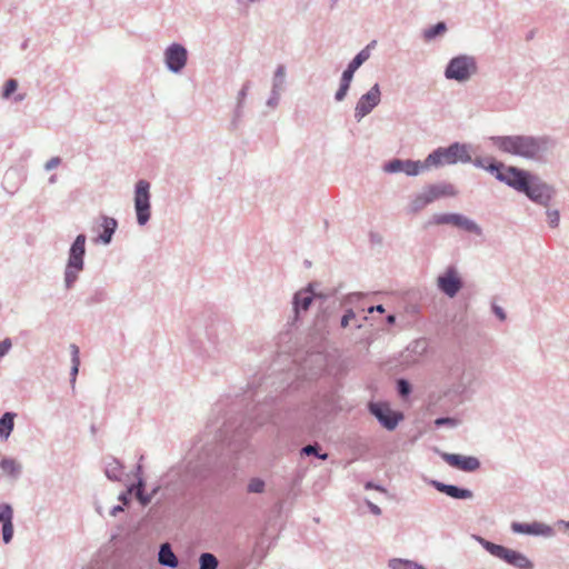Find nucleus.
I'll return each instance as SVG.
<instances>
[{
  "label": "nucleus",
  "mask_w": 569,
  "mask_h": 569,
  "mask_svg": "<svg viewBox=\"0 0 569 569\" xmlns=\"http://www.w3.org/2000/svg\"><path fill=\"white\" fill-rule=\"evenodd\" d=\"M273 401L257 405L248 417L241 421L228 420L219 430V445H209L201 450L193 448L189 453L186 470L194 479L207 477L214 467H223L234 455L246 448L250 431L266 422L274 420Z\"/></svg>",
  "instance_id": "nucleus-1"
},
{
  "label": "nucleus",
  "mask_w": 569,
  "mask_h": 569,
  "mask_svg": "<svg viewBox=\"0 0 569 569\" xmlns=\"http://www.w3.org/2000/svg\"><path fill=\"white\" fill-rule=\"evenodd\" d=\"M489 140L502 153L532 161L543 159L556 146L555 140L548 136H491Z\"/></svg>",
  "instance_id": "nucleus-2"
},
{
  "label": "nucleus",
  "mask_w": 569,
  "mask_h": 569,
  "mask_svg": "<svg viewBox=\"0 0 569 569\" xmlns=\"http://www.w3.org/2000/svg\"><path fill=\"white\" fill-rule=\"evenodd\" d=\"M520 178L516 181L515 190L528 197L532 202L542 207H548L556 194L555 188L545 182L539 176L528 170L516 171Z\"/></svg>",
  "instance_id": "nucleus-3"
},
{
  "label": "nucleus",
  "mask_w": 569,
  "mask_h": 569,
  "mask_svg": "<svg viewBox=\"0 0 569 569\" xmlns=\"http://www.w3.org/2000/svg\"><path fill=\"white\" fill-rule=\"evenodd\" d=\"M86 243L87 236L79 233L69 247L63 270V284L67 290L74 287L80 273L84 270Z\"/></svg>",
  "instance_id": "nucleus-4"
},
{
  "label": "nucleus",
  "mask_w": 569,
  "mask_h": 569,
  "mask_svg": "<svg viewBox=\"0 0 569 569\" xmlns=\"http://www.w3.org/2000/svg\"><path fill=\"white\" fill-rule=\"evenodd\" d=\"M475 540L491 556L505 561L516 569H533V562L522 552L497 545L481 536H473Z\"/></svg>",
  "instance_id": "nucleus-5"
},
{
  "label": "nucleus",
  "mask_w": 569,
  "mask_h": 569,
  "mask_svg": "<svg viewBox=\"0 0 569 569\" xmlns=\"http://www.w3.org/2000/svg\"><path fill=\"white\" fill-rule=\"evenodd\" d=\"M470 161L471 156L468 146L459 142H453L447 148H437L426 158V164L429 170L445 164L468 163Z\"/></svg>",
  "instance_id": "nucleus-6"
},
{
  "label": "nucleus",
  "mask_w": 569,
  "mask_h": 569,
  "mask_svg": "<svg viewBox=\"0 0 569 569\" xmlns=\"http://www.w3.org/2000/svg\"><path fill=\"white\" fill-rule=\"evenodd\" d=\"M457 194L458 190L452 183L442 181L428 184L412 197L410 201V210L412 212H418L438 199L452 198Z\"/></svg>",
  "instance_id": "nucleus-7"
},
{
  "label": "nucleus",
  "mask_w": 569,
  "mask_h": 569,
  "mask_svg": "<svg viewBox=\"0 0 569 569\" xmlns=\"http://www.w3.org/2000/svg\"><path fill=\"white\" fill-rule=\"evenodd\" d=\"M376 40L370 41L348 63L347 68L343 70L341 74L339 88L335 93V100L337 102H341L345 100L350 89V84L352 82L355 72L370 58L371 50L376 47Z\"/></svg>",
  "instance_id": "nucleus-8"
},
{
  "label": "nucleus",
  "mask_w": 569,
  "mask_h": 569,
  "mask_svg": "<svg viewBox=\"0 0 569 569\" xmlns=\"http://www.w3.org/2000/svg\"><path fill=\"white\" fill-rule=\"evenodd\" d=\"M478 71L476 58L468 54H459L449 60L445 69V77L448 80L458 82L468 81Z\"/></svg>",
  "instance_id": "nucleus-9"
},
{
  "label": "nucleus",
  "mask_w": 569,
  "mask_h": 569,
  "mask_svg": "<svg viewBox=\"0 0 569 569\" xmlns=\"http://www.w3.org/2000/svg\"><path fill=\"white\" fill-rule=\"evenodd\" d=\"M150 182L140 179L134 186V211L139 226H146L151 218Z\"/></svg>",
  "instance_id": "nucleus-10"
},
{
  "label": "nucleus",
  "mask_w": 569,
  "mask_h": 569,
  "mask_svg": "<svg viewBox=\"0 0 569 569\" xmlns=\"http://www.w3.org/2000/svg\"><path fill=\"white\" fill-rule=\"evenodd\" d=\"M368 411L389 431L395 430L403 419L402 412L392 410L390 405L385 401H370L368 403Z\"/></svg>",
  "instance_id": "nucleus-11"
},
{
  "label": "nucleus",
  "mask_w": 569,
  "mask_h": 569,
  "mask_svg": "<svg viewBox=\"0 0 569 569\" xmlns=\"http://www.w3.org/2000/svg\"><path fill=\"white\" fill-rule=\"evenodd\" d=\"M382 170L389 174L403 172L408 177H417L429 169L426 164V159L421 161L393 158L383 163Z\"/></svg>",
  "instance_id": "nucleus-12"
},
{
  "label": "nucleus",
  "mask_w": 569,
  "mask_h": 569,
  "mask_svg": "<svg viewBox=\"0 0 569 569\" xmlns=\"http://www.w3.org/2000/svg\"><path fill=\"white\" fill-rule=\"evenodd\" d=\"M166 68L174 74L181 73L188 62L187 48L178 42L170 43L163 52Z\"/></svg>",
  "instance_id": "nucleus-13"
},
{
  "label": "nucleus",
  "mask_w": 569,
  "mask_h": 569,
  "mask_svg": "<svg viewBox=\"0 0 569 569\" xmlns=\"http://www.w3.org/2000/svg\"><path fill=\"white\" fill-rule=\"evenodd\" d=\"M381 101V90L379 83H375L366 93H363L356 103L355 119L360 122Z\"/></svg>",
  "instance_id": "nucleus-14"
},
{
  "label": "nucleus",
  "mask_w": 569,
  "mask_h": 569,
  "mask_svg": "<svg viewBox=\"0 0 569 569\" xmlns=\"http://www.w3.org/2000/svg\"><path fill=\"white\" fill-rule=\"evenodd\" d=\"M437 286L442 293L449 298H453L461 290L463 282L457 268L449 266L445 272L437 278Z\"/></svg>",
  "instance_id": "nucleus-15"
},
{
  "label": "nucleus",
  "mask_w": 569,
  "mask_h": 569,
  "mask_svg": "<svg viewBox=\"0 0 569 569\" xmlns=\"http://www.w3.org/2000/svg\"><path fill=\"white\" fill-rule=\"evenodd\" d=\"M523 169L513 167V166H506L505 163L497 161V160H490L487 167V171L495 176V178L507 184L510 188H515L516 181L519 180L520 176L516 171H522Z\"/></svg>",
  "instance_id": "nucleus-16"
},
{
  "label": "nucleus",
  "mask_w": 569,
  "mask_h": 569,
  "mask_svg": "<svg viewBox=\"0 0 569 569\" xmlns=\"http://www.w3.org/2000/svg\"><path fill=\"white\" fill-rule=\"evenodd\" d=\"M313 287H315V283L310 282L307 287L297 291L293 295L292 310L295 313V321L298 320L300 312H302V311L306 312L310 308L315 298H320V299L326 298L322 293L316 295L313 292Z\"/></svg>",
  "instance_id": "nucleus-17"
},
{
  "label": "nucleus",
  "mask_w": 569,
  "mask_h": 569,
  "mask_svg": "<svg viewBox=\"0 0 569 569\" xmlns=\"http://www.w3.org/2000/svg\"><path fill=\"white\" fill-rule=\"evenodd\" d=\"M510 529L513 533L518 535H530V536H542V537H552L555 535V530L549 525L543 522L533 521L531 523L526 522H517L513 521L510 526Z\"/></svg>",
  "instance_id": "nucleus-18"
},
{
  "label": "nucleus",
  "mask_w": 569,
  "mask_h": 569,
  "mask_svg": "<svg viewBox=\"0 0 569 569\" xmlns=\"http://www.w3.org/2000/svg\"><path fill=\"white\" fill-rule=\"evenodd\" d=\"M427 483L452 499L467 500L473 497V492L470 489L458 487L456 485H448L435 479H429Z\"/></svg>",
  "instance_id": "nucleus-19"
},
{
  "label": "nucleus",
  "mask_w": 569,
  "mask_h": 569,
  "mask_svg": "<svg viewBox=\"0 0 569 569\" xmlns=\"http://www.w3.org/2000/svg\"><path fill=\"white\" fill-rule=\"evenodd\" d=\"M442 459L451 467L460 469L466 472L476 471L480 467L478 458L472 456H462L458 453H443Z\"/></svg>",
  "instance_id": "nucleus-20"
},
{
  "label": "nucleus",
  "mask_w": 569,
  "mask_h": 569,
  "mask_svg": "<svg viewBox=\"0 0 569 569\" xmlns=\"http://www.w3.org/2000/svg\"><path fill=\"white\" fill-rule=\"evenodd\" d=\"M0 523L2 525V540L6 545L13 538V508L10 503L0 502Z\"/></svg>",
  "instance_id": "nucleus-21"
},
{
  "label": "nucleus",
  "mask_w": 569,
  "mask_h": 569,
  "mask_svg": "<svg viewBox=\"0 0 569 569\" xmlns=\"http://www.w3.org/2000/svg\"><path fill=\"white\" fill-rule=\"evenodd\" d=\"M100 228L102 231L99 233L97 241L101 242L102 244H110L112 241V237L118 228V221L108 216H100Z\"/></svg>",
  "instance_id": "nucleus-22"
},
{
  "label": "nucleus",
  "mask_w": 569,
  "mask_h": 569,
  "mask_svg": "<svg viewBox=\"0 0 569 569\" xmlns=\"http://www.w3.org/2000/svg\"><path fill=\"white\" fill-rule=\"evenodd\" d=\"M158 562L162 567H167L170 569H176L179 566L178 557L173 552L170 543L164 542V543L160 545V548L158 551Z\"/></svg>",
  "instance_id": "nucleus-23"
},
{
  "label": "nucleus",
  "mask_w": 569,
  "mask_h": 569,
  "mask_svg": "<svg viewBox=\"0 0 569 569\" xmlns=\"http://www.w3.org/2000/svg\"><path fill=\"white\" fill-rule=\"evenodd\" d=\"M104 475L109 480L120 482L123 477V465L113 457L107 458L104 460Z\"/></svg>",
  "instance_id": "nucleus-24"
},
{
  "label": "nucleus",
  "mask_w": 569,
  "mask_h": 569,
  "mask_svg": "<svg viewBox=\"0 0 569 569\" xmlns=\"http://www.w3.org/2000/svg\"><path fill=\"white\" fill-rule=\"evenodd\" d=\"M453 226L476 236L482 234V228L462 213H456Z\"/></svg>",
  "instance_id": "nucleus-25"
},
{
  "label": "nucleus",
  "mask_w": 569,
  "mask_h": 569,
  "mask_svg": "<svg viewBox=\"0 0 569 569\" xmlns=\"http://www.w3.org/2000/svg\"><path fill=\"white\" fill-rule=\"evenodd\" d=\"M0 469L12 479H18L22 472V466L13 458L4 457L0 460Z\"/></svg>",
  "instance_id": "nucleus-26"
},
{
  "label": "nucleus",
  "mask_w": 569,
  "mask_h": 569,
  "mask_svg": "<svg viewBox=\"0 0 569 569\" xmlns=\"http://www.w3.org/2000/svg\"><path fill=\"white\" fill-rule=\"evenodd\" d=\"M146 482L142 477H139L137 483L129 487V492H134L141 506L146 507L151 502V495L144 492Z\"/></svg>",
  "instance_id": "nucleus-27"
},
{
  "label": "nucleus",
  "mask_w": 569,
  "mask_h": 569,
  "mask_svg": "<svg viewBox=\"0 0 569 569\" xmlns=\"http://www.w3.org/2000/svg\"><path fill=\"white\" fill-rule=\"evenodd\" d=\"M14 412H4L0 418V438L8 439L14 428Z\"/></svg>",
  "instance_id": "nucleus-28"
},
{
  "label": "nucleus",
  "mask_w": 569,
  "mask_h": 569,
  "mask_svg": "<svg viewBox=\"0 0 569 569\" xmlns=\"http://www.w3.org/2000/svg\"><path fill=\"white\" fill-rule=\"evenodd\" d=\"M390 569H427L425 566L409 559L392 558L388 561Z\"/></svg>",
  "instance_id": "nucleus-29"
},
{
  "label": "nucleus",
  "mask_w": 569,
  "mask_h": 569,
  "mask_svg": "<svg viewBox=\"0 0 569 569\" xmlns=\"http://www.w3.org/2000/svg\"><path fill=\"white\" fill-rule=\"evenodd\" d=\"M71 351V369H70V383L73 387L79 372L80 367V351L76 345H70Z\"/></svg>",
  "instance_id": "nucleus-30"
},
{
  "label": "nucleus",
  "mask_w": 569,
  "mask_h": 569,
  "mask_svg": "<svg viewBox=\"0 0 569 569\" xmlns=\"http://www.w3.org/2000/svg\"><path fill=\"white\" fill-rule=\"evenodd\" d=\"M208 335H209V337H208L209 343L211 345L212 350H206L207 356L212 359H219L221 357H227L228 350H227L226 346L223 343L212 340L211 333H208Z\"/></svg>",
  "instance_id": "nucleus-31"
},
{
  "label": "nucleus",
  "mask_w": 569,
  "mask_h": 569,
  "mask_svg": "<svg viewBox=\"0 0 569 569\" xmlns=\"http://www.w3.org/2000/svg\"><path fill=\"white\" fill-rule=\"evenodd\" d=\"M447 30V24L443 22V21H440L433 26H431L430 28H427L423 30V39L426 41H431L433 39H436L437 37L443 34Z\"/></svg>",
  "instance_id": "nucleus-32"
},
{
  "label": "nucleus",
  "mask_w": 569,
  "mask_h": 569,
  "mask_svg": "<svg viewBox=\"0 0 569 569\" xmlns=\"http://www.w3.org/2000/svg\"><path fill=\"white\" fill-rule=\"evenodd\" d=\"M218 558L211 552H202L199 557V569H217Z\"/></svg>",
  "instance_id": "nucleus-33"
},
{
  "label": "nucleus",
  "mask_w": 569,
  "mask_h": 569,
  "mask_svg": "<svg viewBox=\"0 0 569 569\" xmlns=\"http://www.w3.org/2000/svg\"><path fill=\"white\" fill-rule=\"evenodd\" d=\"M286 79V67L283 64H279L276 68L273 78H272V88L273 90L282 91Z\"/></svg>",
  "instance_id": "nucleus-34"
},
{
  "label": "nucleus",
  "mask_w": 569,
  "mask_h": 569,
  "mask_svg": "<svg viewBox=\"0 0 569 569\" xmlns=\"http://www.w3.org/2000/svg\"><path fill=\"white\" fill-rule=\"evenodd\" d=\"M301 456H315L320 460H327L328 453L321 452L320 446L318 443L315 445H307L301 448L300 450Z\"/></svg>",
  "instance_id": "nucleus-35"
},
{
  "label": "nucleus",
  "mask_w": 569,
  "mask_h": 569,
  "mask_svg": "<svg viewBox=\"0 0 569 569\" xmlns=\"http://www.w3.org/2000/svg\"><path fill=\"white\" fill-rule=\"evenodd\" d=\"M108 298V293L103 288H96L87 299V305H98L104 302Z\"/></svg>",
  "instance_id": "nucleus-36"
},
{
  "label": "nucleus",
  "mask_w": 569,
  "mask_h": 569,
  "mask_svg": "<svg viewBox=\"0 0 569 569\" xmlns=\"http://www.w3.org/2000/svg\"><path fill=\"white\" fill-rule=\"evenodd\" d=\"M351 321H355V328L360 329L362 327V323L357 321L356 312L350 308L347 309L341 317L340 327L347 328Z\"/></svg>",
  "instance_id": "nucleus-37"
},
{
  "label": "nucleus",
  "mask_w": 569,
  "mask_h": 569,
  "mask_svg": "<svg viewBox=\"0 0 569 569\" xmlns=\"http://www.w3.org/2000/svg\"><path fill=\"white\" fill-rule=\"evenodd\" d=\"M266 489V482L261 478H251L247 485V491L249 493H262Z\"/></svg>",
  "instance_id": "nucleus-38"
},
{
  "label": "nucleus",
  "mask_w": 569,
  "mask_h": 569,
  "mask_svg": "<svg viewBox=\"0 0 569 569\" xmlns=\"http://www.w3.org/2000/svg\"><path fill=\"white\" fill-rule=\"evenodd\" d=\"M455 217H456V213L452 212V213H436L432 216L431 218V223L433 224H452L453 226V222H455Z\"/></svg>",
  "instance_id": "nucleus-39"
},
{
  "label": "nucleus",
  "mask_w": 569,
  "mask_h": 569,
  "mask_svg": "<svg viewBox=\"0 0 569 569\" xmlns=\"http://www.w3.org/2000/svg\"><path fill=\"white\" fill-rule=\"evenodd\" d=\"M412 391L411 385L407 379L397 380V392L401 398H407Z\"/></svg>",
  "instance_id": "nucleus-40"
},
{
  "label": "nucleus",
  "mask_w": 569,
  "mask_h": 569,
  "mask_svg": "<svg viewBox=\"0 0 569 569\" xmlns=\"http://www.w3.org/2000/svg\"><path fill=\"white\" fill-rule=\"evenodd\" d=\"M13 177H18L20 178V173L17 169H9L7 172H6V176H4V186L9 182V180ZM21 183V179H19V182L17 184H13L11 186V189H8L7 187H4V189L10 193V194H13L18 189H19V184Z\"/></svg>",
  "instance_id": "nucleus-41"
},
{
  "label": "nucleus",
  "mask_w": 569,
  "mask_h": 569,
  "mask_svg": "<svg viewBox=\"0 0 569 569\" xmlns=\"http://www.w3.org/2000/svg\"><path fill=\"white\" fill-rule=\"evenodd\" d=\"M435 426L437 428H440L443 426L449 427V428H455L458 426V420L456 418H451V417H440L435 420Z\"/></svg>",
  "instance_id": "nucleus-42"
},
{
  "label": "nucleus",
  "mask_w": 569,
  "mask_h": 569,
  "mask_svg": "<svg viewBox=\"0 0 569 569\" xmlns=\"http://www.w3.org/2000/svg\"><path fill=\"white\" fill-rule=\"evenodd\" d=\"M18 88V81L16 79H9L6 81L2 98L8 99Z\"/></svg>",
  "instance_id": "nucleus-43"
},
{
  "label": "nucleus",
  "mask_w": 569,
  "mask_h": 569,
  "mask_svg": "<svg viewBox=\"0 0 569 569\" xmlns=\"http://www.w3.org/2000/svg\"><path fill=\"white\" fill-rule=\"evenodd\" d=\"M243 108H244V104H239V103H236V108H234V111H233V118L231 120V127L233 129L238 128L240 121H241V118L243 116Z\"/></svg>",
  "instance_id": "nucleus-44"
},
{
  "label": "nucleus",
  "mask_w": 569,
  "mask_h": 569,
  "mask_svg": "<svg viewBox=\"0 0 569 569\" xmlns=\"http://www.w3.org/2000/svg\"><path fill=\"white\" fill-rule=\"evenodd\" d=\"M548 223L551 228H557L560 222V213L558 210H547Z\"/></svg>",
  "instance_id": "nucleus-45"
},
{
  "label": "nucleus",
  "mask_w": 569,
  "mask_h": 569,
  "mask_svg": "<svg viewBox=\"0 0 569 569\" xmlns=\"http://www.w3.org/2000/svg\"><path fill=\"white\" fill-rule=\"evenodd\" d=\"M251 87L250 81L243 83L242 88L239 90L237 94V103L244 104V100L247 98L248 91Z\"/></svg>",
  "instance_id": "nucleus-46"
},
{
  "label": "nucleus",
  "mask_w": 569,
  "mask_h": 569,
  "mask_svg": "<svg viewBox=\"0 0 569 569\" xmlns=\"http://www.w3.org/2000/svg\"><path fill=\"white\" fill-rule=\"evenodd\" d=\"M281 91L271 89L270 97L267 100V106L270 108H276L279 104Z\"/></svg>",
  "instance_id": "nucleus-47"
},
{
  "label": "nucleus",
  "mask_w": 569,
  "mask_h": 569,
  "mask_svg": "<svg viewBox=\"0 0 569 569\" xmlns=\"http://www.w3.org/2000/svg\"><path fill=\"white\" fill-rule=\"evenodd\" d=\"M490 160H493V158H482V157H477L476 159H471L470 162H472V164L476 167V168H479V169H483L487 171V167H488V163L490 162Z\"/></svg>",
  "instance_id": "nucleus-48"
},
{
  "label": "nucleus",
  "mask_w": 569,
  "mask_h": 569,
  "mask_svg": "<svg viewBox=\"0 0 569 569\" xmlns=\"http://www.w3.org/2000/svg\"><path fill=\"white\" fill-rule=\"evenodd\" d=\"M12 341L10 338H6L0 341V360L10 351Z\"/></svg>",
  "instance_id": "nucleus-49"
},
{
  "label": "nucleus",
  "mask_w": 569,
  "mask_h": 569,
  "mask_svg": "<svg viewBox=\"0 0 569 569\" xmlns=\"http://www.w3.org/2000/svg\"><path fill=\"white\" fill-rule=\"evenodd\" d=\"M60 162H61V159L59 157H53L46 162L44 169L47 171H50V170L57 168L60 164Z\"/></svg>",
  "instance_id": "nucleus-50"
},
{
  "label": "nucleus",
  "mask_w": 569,
  "mask_h": 569,
  "mask_svg": "<svg viewBox=\"0 0 569 569\" xmlns=\"http://www.w3.org/2000/svg\"><path fill=\"white\" fill-rule=\"evenodd\" d=\"M492 312L501 320V321H505L506 318H507V315L505 312V310L498 306V305H492Z\"/></svg>",
  "instance_id": "nucleus-51"
},
{
  "label": "nucleus",
  "mask_w": 569,
  "mask_h": 569,
  "mask_svg": "<svg viewBox=\"0 0 569 569\" xmlns=\"http://www.w3.org/2000/svg\"><path fill=\"white\" fill-rule=\"evenodd\" d=\"M367 506H368V508H369L371 513H373L376 516L381 515V508L379 506L375 505L371 501H367Z\"/></svg>",
  "instance_id": "nucleus-52"
},
{
  "label": "nucleus",
  "mask_w": 569,
  "mask_h": 569,
  "mask_svg": "<svg viewBox=\"0 0 569 569\" xmlns=\"http://www.w3.org/2000/svg\"><path fill=\"white\" fill-rule=\"evenodd\" d=\"M365 488H366L367 490H369V489H376V490H379V491H385V489H383L380 485H376V483H375V482H372V481H367V482L365 483Z\"/></svg>",
  "instance_id": "nucleus-53"
},
{
  "label": "nucleus",
  "mask_w": 569,
  "mask_h": 569,
  "mask_svg": "<svg viewBox=\"0 0 569 569\" xmlns=\"http://www.w3.org/2000/svg\"><path fill=\"white\" fill-rule=\"evenodd\" d=\"M556 526L559 528V529H562L567 532H569V520H558L556 522Z\"/></svg>",
  "instance_id": "nucleus-54"
},
{
  "label": "nucleus",
  "mask_w": 569,
  "mask_h": 569,
  "mask_svg": "<svg viewBox=\"0 0 569 569\" xmlns=\"http://www.w3.org/2000/svg\"><path fill=\"white\" fill-rule=\"evenodd\" d=\"M368 312L369 313H372V312L383 313L385 307L382 305L371 306L368 308Z\"/></svg>",
  "instance_id": "nucleus-55"
},
{
  "label": "nucleus",
  "mask_w": 569,
  "mask_h": 569,
  "mask_svg": "<svg viewBox=\"0 0 569 569\" xmlns=\"http://www.w3.org/2000/svg\"><path fill=\"white\" fill-rule=\"evenodd\" d=\"M131 492H129V489L126 491V492H121L118 497V499L123 503V505H128L129 503V495Z\"/></svg>",
  "instance_id": "nucleus-56"
},
{
  "label": "nucleus",
  "mask_w": 569,
  "mask_h": 569,
  "mask_svg": "<svg viewBox=\"0 0 569 569\" xmlns=\"http://www.w3.org/2000/svg\"><path fill=\"white\" fill-rule=\"evenodd\" d=\"M123 510H124V509H123V507H122V506L117 505V506H114V507H112V508H111V510H110V515H111V516H117L119 512H122Z\"/></svg>",
  "instance_id": "nucleus-57"
},
{
  "label": "nucleus",
  "mask_w": 569,
  "mask_h": 569,
  "mask_svg": "<svg viewBox=\"0 0 569 569\" xmlns=\"http://www.w3.org/2000/svg\"><path fill=\"white\" fill-rule=\"evenodd\" d=\"M386 321L388 325H393L396 322V316L395 315H388L386 318Z\"/></svg>",
  "instance_id": "nucleus-58"
},
{
  "label": "nucleus",
  "mask_w": 569,
  "mask_h": 569,
  "mask_svg": "<svg viewBox=\"0 0 569 569\" xmlns=\"http://www.w3.org/2000/svg\"><path fill=\"white\" fill-rule=\"evenodd\" d=\"M160 488H161V485H158V486L152 488V490L148 493V495H151V499L158 493Z\"/></svg>",
  "instance_id": "nucleus-59"
},
{
  "label": "nucleus",
  "mask_w": 569,
  "mask_h": 569,
  "mask_svg": "<svg viewBox=\"0 0 569 569\" xmlns=\"http://www.w3.org/2000/svg\"><path fill=\"white\" fill-rule=\"evenodd\" d=\"M136 473H137V479L139 477H141V473H142V466L141 465H138L137 468H136Z\"/></svg>",
  "instance_id": "nucleus-60"
},
{
  "label": "nucleus",
  "mask_w": 569,
  "mask_h": 569,
  "mask_svg": "<svg viewBox=\"0 0 569 569\" xmlns=\"http://www.w3.org/2000/svg\"><path fill=\"white\" fill-rule=\"evenodd\" d=\"M459 389H460L461 393H465L468 390V388L466 386H462V385L459 386Z\"/></svg>",
  "instance_id": "nucleus-61"
},
{
  "label": "nucleus",
  "mask_w": 569,
  "mask_h": 569,
  "mask_svg": "<svg viewBox=\"0 0 569 569\" xmlns=\"http://www.w3.org/2000/svg\"><path fill=\"white\" fill-rule=\"evenodd\" d=\"M535 36V32L533 31H530L528 34H527V40H531Z\"/></svg>",
  "instance_id": "nucleus-62"
},
{
  "label": "nucleus",
  "mask_w": 569,
  "mask_h": 569,
  "mask_svg": "<svg viewBox=\"0 0 569 569\" xmlns=\"http://www.w3.org/2000/svg\"><path fill=\"white\" fill-rule=\"evenodd\" d=\"M49 182H50V183L56 182V176H51V177H50V179H49Z\"/></svg>",
  "instance_id": "nucleus-63"
},
{
  "label": "nucleus",
  "mask_w": 569,
  "mask_h": 569,
  "mask_svg": "<svg viewBox=\"0 0 569 569\" xmlns=\"http://www.w3.org/2000/svg\"><path fill=\"white\" fill-rule=\"evenodd\" d=\"M90 430H91V432H92V433H96V431H97L96 426H94V425H92V426L90 427Z\"/></svg>",
  "instance_id": "nucleus-64"
}]
</instances>
